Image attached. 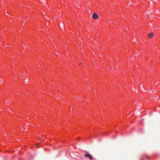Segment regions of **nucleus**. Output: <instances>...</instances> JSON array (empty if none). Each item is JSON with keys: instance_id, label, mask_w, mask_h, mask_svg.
<instances>
[{"instance_id": "1", "label": "nucleus", "mask_w": 160, "mask_h": 160, "mask_svg": "<svg viewBox=\"0 0 160 160\" xmlns=\"http://www.w3.org/2000/svg\"><path fill=\"white\" fill-rule=\"evenodd\" d=\"M98 15L97 13H94L92 15V18L93 19L96 20L98 18Z\"/></svg>"}, {"instance_id": "2", "label": "nucleus", "mask_w": 160, "mask_h": 160, "mask_svg": "<svg viewBox=\"0 0 160 160\" xmlns=\"http://www.w3.org/2000/svg\"><path fill=\"white\" fill-rule=\"evenodd\" d=\"M84 156L85 157H87L90 160H92V159H93L92 156L91 155L88 153L86 154Z\"/></svg>"}, {"instance_id": "3", "label": "nucleus", "mask_w": 160, "mask_h": 160, "mask_svg": "<svg viewBox=\"0 0 160 160\" xmlns=\"http://www.w3.org/2000/svg\"><path fill=\"white\" fill-rule=\"evenodd\" d=\"M153 36V33H149L148 36V37L149 38H152Z\"/></svg>"}, {"instance_id": "4", "label": "nucleus", "mask_w": 160, "mask_h": 160, "mask_svg": "<svg viewBox=\"0 0 160 160\" xmlns=\"http://www.w3.org/2000/svg\"><path fill=\"white\" fill-rule=\"evenodd\" d=\"M145 158L146 159H149L150 157L148 155H146L145 156Z\"/></svg>"}, {"instance_id": "5", "label": "nucleus", "mask_w": 160, "mask_h": 160, "mask_svg": "<svg viewBox=\"0 0 160 160\" xmlns=\"http://www.w3.org/2000/svg\"><path fill=\"white\" fill-rule=\"evenodd\" d=\"M36 147H38V144H37L36 145Z\"/></svg>"}]
</instances>
